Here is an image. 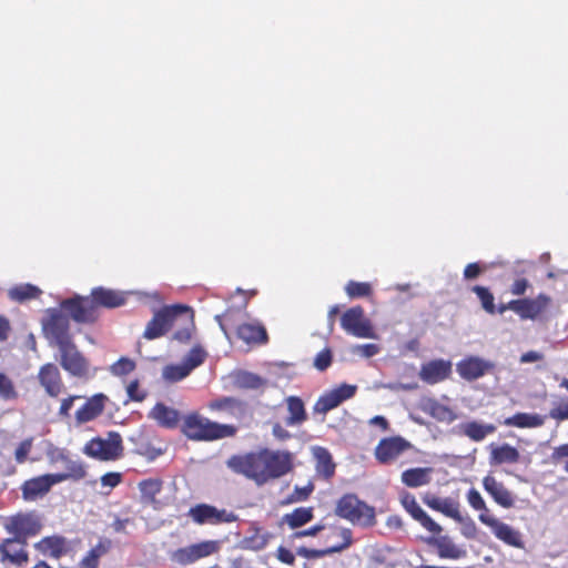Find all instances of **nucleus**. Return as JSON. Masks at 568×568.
Wrapping results in <instances>:
<instances>
[{"instance_id": "obj_1", "label": "nucleus", "mask_w": 568, "mask_h": 568, "mask_svg": "<svg viewBox=\"0 0 568 568\" xmlns=\"http://www.w3.org/2000/svg\"><path fill=\"white\" fill-rule=\"evenodd\" d=\"M41 331L49 346L57 347L61 367L71 376L88 378L90 364L73 341L69 316L61 307L45 310L41 318Z\"/></svg>"}, {"instance_id": "obj_2", "label": "nucleus", "mask_w": 568, "mask_h": 568, "mask_svg": "<svg viewBox=\"0 0 568 568\" xmlns=\"http://www.w3.org/2000/svg\"><path fill=\"white\" fill-rule=\"evenodd\" d=\"M295 455L285 449L261 448L243 455H234L227 460V466L257 486L278 479L292 473Z\"/></svg>"}, {"instance_id": "obj_3", "label": "nucleus", "mask_w": 568, "mask_h": 568, "mask_svg": "<svg viewBox=\"0 0 568 568\" xmlns=\"http://www.w3.org/2000/svg\"><path fill=\"white\" fill-rule=\"evenodd\" d=\"M335 515L363 528H371L377 524L375 507L352 493L344 494L336 501Z\"/></svg>"}, {"instance_id": "obj_4", "label": "nucleus", "mask_w": 568, "mask_h": 568, "mask_svg": "<svg viewBox=\"0 0 568 568\" xmlns=\"http://www.w3.org/2000/svg\"><path fill=\"white\" fill-rule=\"evenodd\" d=\"M182 430L191 439L215 440L234 436L236 427L219 424L194 414L185 418Z\"/></svg>"}, {"instance_id": "obj_5", "label": "nucleus", "mask_w": 568, "mask_h": 568, "mask_svg": "<svg viewBox=\"0 0 568 568\" xmlns=\"http://www.w3.org/2000/svg\"><path fill=\"white\" fill-rule=\"evenodd\" d=\"M83 453L98 460H116L123 455L122 437L116 432H109L105 438L94 437L84 445Z\"/></svg>"}, {"instance_id": "obj_6", "label": "nucleus", "mask_w": 568, "mask_h": 568, "mask_svg": "<svg viewBox=\"0 0 568 568\" xmlns=\"http://www.w3.org/2000/svg\"><path fill=\"white\" fill-rule=\"evenodd\" d=\"M331 536L339 537L342 540L339 542H333L324 549L300 547L297 548L296 554L306 559H317L342 552L348 549L354 542L353 531L348 527L333 525L331 526Z\"/></svg>"}, {"instance_id": "obj_7", "label": "nucleus", "mask_w": 568, "mask_h": 568, "mask_svg": "<svg viewBox=\"0 0 568 568\" xmlns=\"http://www.w3.org/2000/svg\"><path fill=\"white\" fill-rule=\"evenodd\" d=\"M59 306L69 318L79 324H92L99 316L90 296L74 295L61 301Z\"/></svg>"}, {"instance_id": "obj_8", "label": "nucleus", "mask_w": 568, "mask_h": 568, "mask_svg": "<svg viewBox=\"0 0 568 568\" xmlns=\"http://www.w3.org/2000/svg\"><path fill=\"white\" fill-rule=\"evenodd\" d=\"M41 523L31 514H17L9 517L4 523V529L12 535L11 539L28 544L30 537L37 536L41 530Z\"/></svg>"}, {"instance_id": "obj_9", "label": "nucleus", "mask_w": 568, "mask_h": 568, "mask_svg": "<svg viewBox=\"0 0 568 568\" xmlns=\"http://www.w3.org/2000/svg\"><path fill=\"white\" fill-rule=\"evenodd\" d=\"M186 516L196 525L230 524L237 519L234 513L204 503L191 507Z\"/></svg>"}, {"instance_id": "obj_10", "label": "nucleus", "mask_w": 568, "mask_h": 568, "mask_svg": "<svg viewBox=\"0 0 568 568\" xmlns=\"http://www.w3.org/2000/svg\"><path fill=\"white\" fill-rule=\"evenodd\" d=\"M551 297L540 293L535 298H518L508 302L509 310L521 320L535 321L539 318L550 306Z\"/></svg>"}, {"instance_id": "obj_11", "label": "nucleus", "mask_w": 568, "mask_h": 568, "mask_svg": "<svg viewBox=\"0 0 568 568\" xmlns=\"http://www.w3.org/2000/svg\"><path fill=\"white\" fill-rule=\"evenodd\" d=\"M341 325L348 334L356 337L368 338L373 336L372 325L365 317L362 306L348 308L341 317Z\"/></svg>"}, {"instance_id": "obj_12", "label": "nucleus", "mask_w": 568, "mask_h": 568, "mask_svg": "<svg viewBox=\"0 0 568 568\" xmlns=\"http://www.w3.org/2000/svg\"><path fill=\"white\" fill-rule=\"evenodd\" d=\"M412 448V444L400 436L386 437L379 440L374 455L379 464L387 465L395 462L402 454Z\"/></svg>"}, {"instance_id": "obj_13", "label": "nucleus", "mask_w": 568, "mask_h": 568, "mask_svg": "<svg viewBox=\"0 0 568 568\" xmlns=\"http://www.w3.org/2000/svg\"><path fill=\"white\" fill-rule=\"evenodd\" d=\"M356 389L355 385L342 384L323 394L314 404V413L325 415L329 410L339 406L344 400L352 398L355 395Z\"/></svg>"}, {"instance_id": "obj_14", "label": "nucleus", "mask_w": 568, "mask_h": 568, "mask_svg": "<svg viewBox=\"0 0 568 568\" xmlns=\"http://www.w3.org/2000/svg\"><path fill=\"white\" fill-rule=\"evenodd\" d=\"M178 316V304L165 306L158 311L148 323L143 336L146 339H154L164 335L172 326Z\"/></svg>"}, {"instance_id": "obj_15", "label": "nucleus", "mask_w": 568, "mask_h": 568, "mask_svg": "<svg viewBox=\"0 0 568 568\" xmlns=\"http://www.w3.org/2000/svg\"><path fill=\"white\" fill-rule=\"evenodd\" d=\"M478 518L484 525L488 526L493 530L497 539L511 547H524L520 532L514 529L511 526L487 514H479Z\"/></svg>"}, {"instance_id": "obj_16", "label": "nucleus", "mask_w": 568, "mask_h": 568, "mask_svg": "<svg viewBox=\"0 0 568 568\" xmlns=\"http://www.w3.org/2000/svg\"><path fill=\"white\" fill-rule=\"evenodd\" d=\"M37 378L50 397H58L64 390L62 375L54 363H45L40 366Z\"/></svg>"}, {"instance_id": "obj_17", "label": "nucleus", "mask_w": 568, "mask_h": 568, "mask_svg": "<svg viewBox=\"0 0 568 568\" xmlns=\"http://www.w3.org/2000/svg\"><path fill=\"white\" fill-rule=\"evenodd\" d=\"M436 535L437 536H430L425 538L424 541L429 547L436 549L437 556L440 559L458 560L466 557V549L455 544L453 538H450L448 535Z\"/></svg>"}, {"instance_id": "obj_18", "label": "nucleus", "mask_w": 568, "mask_h": 568, "mask_svg": "<svg viewBox=\"0 0 568 568\" xmlns=\"http://www.w3.org/2000/svg\"><path fill=\"white\" fill-rule=\"evenodd\" d=\"M404 509L418 521L426 530L433 534H440L443 528L439 524L434 521L426 511L418 505L414 495L405 493L400 498Z\"/></svg>"}, {"instance_id": "obj_19", "label": "nucleus", "mask_w": 568, "mask_h": 568, "mask_svg": "<svg viewBox=\"0 0 568 568\" xmlns=\"http://www.w3.org/2000/svg\"><path fill=\"white\" fill-rule=\"evenodd\" d=\"M457 373L466 381L483 377L494 368V364L477 356H468L457 363Z\"/></svg>"}, {"instance_id": "obj_20", "label": "nucleus", "mask_w": 568, "mask_h": 568, "mask_svg": "<svg viewBox=\"0 0 568 568\" xmlns=\"http://www.w3.org/2000/svg\"><path fill=\"white\" fill-rule=\"evenodd\" d=\"M53 474H45L26 480L21 486L22 498L28 501L44 496L58 481Z\"/></svg>"}, {"instance_id": "obj_21", "label": "nucleus", "mask_w": 568, "mask_h": 568, "mask_svg": "<svg viewBox=\"0 0 568 568\" xmlns=\"http://www.w3.org/2000/svg\"><path fill=\"white\" fill-rule=\"evenodd\" d=\"M452 374V363L445 359H433L424 363L419 371V378L429 385L447 379Z\"/></svg>"}, {"instance_id": "obj_22", "label": "nucleus", "mask_w": 568, "mask_h": 568, "mask_svg": "<svg viewBox=\"0 0 568 568\" xmlns=\"http://www.w3.org/2000/svg\"><path fill=\"white\" fill-rule=\"evenodd\" d=\"M484 489L489 494L493 500L503 508L509 509L515 506V495L494 476L487 475L483 478Z\"/></svg>"}, {"instance_id": "obj_23", "label": "nucleus", "mask_w": 568, "mask_h": 568, "mask_svg": "<svg viewBox=\"0 0 568 568\" xmlns=\"http://www.w3.org/2000/svg\"><path fill=\"white\" fill-rule=\"evenodd\" d=\"M28 544H20L11 538H6L0 544L1 562H10L17 567H23L29 561V554L26 549Z\"/></svg>"}, {"instance_id": "obj_24", "label": "nucleus", "mask_w": 568, "mask_h": 568, "mask_svg": "<svg viewBox=\"0 0 568 568\" xmlns=\"http://www.w3.org/2000/svg\"><path fill=\"white\" fill-rule=\"evenodd\" d=\"M220 550L219 540H205L180 549V561L184 564L194 562L201 558L209 557Z\"/></svg>"}, {"instance_id": "obj_25", "label": "nucleus", "mask_w": 568, "mask_h": 568, "mask_svg": "<svg viewBox=\"0 0 568 568\" xmlns=\"http://www.w3.org/2000/svg\"><path fill=\"white\" fill-rule=\"evenodd\" d=\"M209 353L200 343L194 344L180 361V381L191 374L193 369L201 366L207 358Z\"/></svg>"}, {"instance_id": "obj_26", "label": "nucleus", "mask_w": 568, "mask_h": 568, "mask_svg": "<svg viewBox=\"0 0 568 568\" xmlns=\"http://www.w3.org/2000/svg\"><path fill=\"white\" fill-rule=\"evenodd\" d=\"M106 400L108 397L102 393L95 394L87 399L75 413L77 422L84 424L99 417L104 410Z\"/></svg>"}, {"instance_id": "obj_27", "label": "nucleus", "mask_w": 568, "mask_h": 568, "mask_svg": "<svg viewBox=\"0 0 568 568\" xmlns=\"http://www.w3.org/2000/svg\"><path fill=\"white\" fill-rule=\"evenodd\" d=\"M90 297L97 311L99 307H119L126 301L124 293L102 286L93 288Z\"/></svg>"}, {"instance_id": "obj_28", "label": "nucleus", "mask_w": 568, "mask_h": 568, "mask_svg": "<svg viewBox=\"0 0 568 568\" xmlns=\"http://www.w3.org/2000/svg\"><path fill=\"white\" fill-rule=\"evenodd\" d=\"M207 407L212 412H223L233 418H241L246 413V403L235 397H220L211 400Z\"/></svg>"}, {"instance_id": "obj_29", "label": "nucleus", "mask_w": 568, "mask_h": 568, "mask_svg": "<svg viewBox=\"0 0 568 568\" xmlns=\"http://www.w3.org/2000/svg\"><path fill=\"white\" fill-rule=\"evenodd\" d=\"M236 336L247 345H262L268 341L266 328L260 323L240 324Z\"/></svg>"}, {"instance_id": "obj_30", "label": "nucleus", "mask_w": 568, "mask_h": 568, "mask_svg": "<svg viewBox=\"0 0 568 568\" xmlns=\"http://www.w3.org/2000/svg\"><path fill=\"white\" fill-rule=\"evenodd\" d=\"M423 501L433 510L439 511L456 521H462L459 504L456 500L427 495Z\"/></svg>"}, {"instance_id": "obj_31", "label": "nucleus", "mask_w": 568, "mask_h": 568, "mask_svg": "<svg viewBox=\"0 0 568 568\" xmlns=\"http://www.w3.org/2000/svg\"><path fill=\"white\" fill-rule=\"evenodd\" d=\"M59 459L64 463L65 471L53 474L58 484L67 480L79 481L85 478L87 467L82 462L73 460L64 454H60Z\"/></svg>"}, {"instance_id": "obj_32", "label": "nucleus", "mask_w": 568, "mask_h": 568, "mask_svg": "<svg viewBox=\"0 0 568 568\" xmlns=\"http://www.w3.org/2000/svg\"><path fill=\"white\" fill-rule=\"evenodd\" d=\"M315 458V469L317 475L328 480L335 475V463L333 462L332 455L327 448L322 446H315L312 449Z\"/></svg>"}, {"instance_id": "obj_33", "label": "nucleus", "mask_w": 568, "mask_h": 568, "mask_svg": "<svg viewBox=\"0 0 568 568\" xmlns=\"http://www.w3.org/2000/svg\"><path fill=\"white\" fill-rule=\"evenodd\" d=\"M148 416L163 428L174 429L178 427V410L163 403H156Z\"/></svg>"}, {"instance_id": "obj_34", "label": "nucleus", "mask_w": 568, "mask_h": 568, "mask_svg": "<svg viewBox=\"0 0 568 568\" xmlns=\"http://www.w3.org/2000/svg\"><path fill=\"white\" fill-rule=\"evenodd\" d=\"M285 404L288 412L285 418L286 426H300L307 420V412L301 397L288 396L285 398Z\"/></svg>"}, {"instance_id": "obj_35", "label": "nucleus", "mask_w": 568, "mask_h": 568, "mask_svg": "<svg viewBox=\"0 0 568 568\" xmlns=\"http://www.w3.org/2000/svg\"><path fill=\"white\" fill-rule=\"evenodd\" d=\"M131 442L134 445L133 452L149 460H154L165 452V448L155 446L152 439L143 433L132 437Z\"/></svg>"}, {"instance_id": "obj_36", "label": "nucleus", "mask_w": 568, "mask_h": 568, "mask_svg": "<svg viewBox=\"0 0 568 568\" xmlns=\"http://www.w3.org/2000/svg\"><path fill=\"white\" fill-rule=\"evenodd\" d=\"M36 547L42 554H48L54 559H59L68 552V542L62 536L44 537L36 544Z\"/></svg>"}, {"instance_id": "obj_37", "label": "nucleus", "mask_w": 568, "mask_h": 568, "mask_svg": "<svg viewBox=\"0 0 568 568\" xmlns=\"http://www.w3.org/2000/svg\"><path fill=\"white\" fill-rule=\"evenodd\" d=\"M196 334L194 311L192 307L180 304V343L191 342Z\"/></svg>"}, {"instance_id": "obj_38", "label": "nucleus", "mask_w": 568, "mask_h": 568, "mask_svg": "<svg viewBox=\"0 0 568 568\" xmlns=\"http://www.w3.org/2000/svg\"><path fill=\"white\" fill-rule=\"evenodd\" d=\"M111 546L110 539L101 538L80 560L79 568H99L100 558L110 551Z\"/></svg>"}, {"instance_id": "obj_39", "label": "nucleus", "mask_w": 568, "mask_h": 568, "mask_svg": "<svg viewBox=\"0 0 568 568\" xmlns=\"http://www.w3.org/2000/svg\"><path fill=\"white\" fill-rule=\"evenodd\" d=\"M520 459V453L518 449L509 444H501L499 446H493L490 450V464L503 465V464H517Z\"/></svg>"}, {"instance_id": "obj_40", "label": "nucleus", "mask_w": 568, "mask_h": 568, "mask_svg": "<svg viewBox=\"0 0 568 568\" xmlns=\"http://www.w3.org/2000/svg\"><path fill=\"white\" fill-rule=\"evenodd\" d=\"M503 424L508 427L537 428L545 424V417L539 414L516 413L507 417Z\"/></svg>"}, {"instance_id": "obj_41", "label": "nucleus", "mask_w": 568, "mask_h": 568, "mask_svg": "<svg viewBox=\"0 0 568 568\" xmlns=\"http://www.w3.org/2000/svg\"><path fill=\"white\" fill-rule=\"evenodd\" d=\"M460 429L473 442H481L496 432V426L473 420L462 424Z\"/></svg>"}, {"instance_id": "obj_42", "label": "nucleus", "mask_w": 568, "mask_h": 568, "mask_svg": "<svg viewBox=\"0 0 568 568\" xmlns=\"http://www.w3.org/2000/svg\"><path fill=\"white\" fill-rule=\"evenodd\" d=\"M138 486L142 501L159 508L160 501L156 500L155 496L161 491L162 480L159 478H148L141 480Z\"/></svg>"}, {"instance_id": "obj_43", "label": "nucleus", "mask_w": 568, "mask_h": 568, "mask_svg": "<svg viewBox=\"0 0 568 568\" xmlns=\"http://www.w3.org/2000/svg\"><path fill=\"white\" fill-rule=\"evenodd\" d=\"M430 468H409L402 473V481L407 487H420L430 481Z\"/></svg>"}, {"instance_id": "obj_44", "label": "nucleus", "mask_w": 568, "mask_h": 568, "mask_svg": "<svg viewBox=\"0 0 568 568\" xmlns=\"http://www.w3.org/2000/svg\"><path fill=\"white\" fill-rule=\"evenodd\" d=\"M234 385L242 389H260L266 385V379L257 374L240 371L234 375Z\"/></svg>"}, {"instance_id": "obj_45", "label": "nucleus", "mask_w": 568, "mask_h": 568, "mask_svg": "<svg viewBox=\"0 0 568 568\" xmlns=\"http://www.w3.org/2000/svg\"><path fill=\"white\" fill-rule=\"evenodd\" d=\"M314 518L312 507H298L292 513L284 515L283 520L291 529L300 528Z\"/></svg>"}, {"instance_id": "obj_46", "label": "nucleus", "mask_w": 568, "mask_h": 568, "mask_svg": "<svg viewBox=\"0 0 568 568\" xmlns=\"http://www.w3.org/2000/svg\"><path fill=\"white\" fill-rule=\"evenodd\" d=\"M41 293H42L41 290L36 285L22 284V285L12 287L9 291V296L11 300L22 303L24 301L39 297L41 295Z\"/></svg>"}, {"instance_id": "obj_47", "label": "nucleus", "mask_w": 568, "mask_h": 568, "mask_svg": "<svg viewBox=\"0 0 568 568\" xmlns=\"http://www.w3.org/2000/svg\"><path fill=\"white\" fill-rule=\"evenodd\" d=\"M345 292L351 298L366 297L372 295V286L367 282L349 281Z\"/></svg>"}, {"instance_id": "obj_48", "label": "nucleus", "mask_w": 568, "mask_h": 568, "mask_svg": "<svg viewBox=\"0 0 568 568\" xmlns=\"http://www.w3.org/2000/svg\"><path fill=\"white\" fill-rule=\"evenodd\" d=\"M473 291L476 293L477 297L481 303V307L489 314L496 313L495 298L491 292L484 286L476 285L473 287Z\"/></svg>"}, {"instance_id": "obj_49", "label": "nucleus", "mask_w": 568, "mask_h": 568, "mask_svg": "<svg viewBox=\"0 0 568 568\" xmlns=\"http://www.w3.org/2000/svg\"><path fill=\"white\" fill-rule=\"evenodd\" d=\"M19 396L13 381L4 373L0 372V398L3 400H14Z\"/></svg>"}, {"instance_id": "obj_50", "label": "nucleus", "mask_w": 568, "mask_h": 568, "mask_svg": "<svg viewBox=\"0 0 568 568\" xmlns=\"http://www.w3.org/2000/svg\"><path fill=\"white\" fill-rule=\"evenodd\" d=\"M136 367V364L133 359L129 357H121L115 363H113L110 367V372L114 376H125L132 373Z\"/></svg>"}, {"instance_id": "obj_51", "label": "nucleus", "mask_w": 568, "mask_h": 568, "mask_svg": "<svg viewBox=\"0 0 568 568\" xmlns=\"http://www.w3.org/2000/svg\"><path fill=\"white\" fill-rule=\"evenodd\" d=\"M467 501L468 504L475 509V510H479L481 511L480 514H487L489 515V510L486 506V503L484 500V498L481 497L480 493L475 489V488H470L468 491H467Z\"/></svg>"}, {"instance_id": "obj_52", "label": "nucleus", "mask_w": 568, "mask_h": 568, "mask_svg": "<svg viewBox=\"0 0 568 568\" xmlns=\"http://www.w3.org/2000/svg\"><path fill=\"white\" fill-rule=\"evenodd\" d=\"M430 414H432V416H434L435 418H437L439 420L452 422L455 419L454 412L449 407H447L443 404H439L437 402L432 403Z\"/></svg>"}, {"instance_id": "obj_53", "label": "nucleus", "mask_w": 568, "mask_h": 568, "mask_svg": "<svg viewBox=\"0 0 568 568\" xmlns=\"http://www.w3.org/2000/svg\"><path fill=\"white\" fill-rule=\"evenodd\" d=\"M333 362V354L331 348L326 347L322 349L314 358V367L320 371L324 372L326 371Z\"/></svg>"}, {"instance_id": "obj_54", "label": "nucleus", "mask_w": 568, "mask_h": 568, "mask_svg": "<svg viewBox=\"0 0 568 568\" xmlns=\"http://www.w3.org/2000/svg\"><path fill=\"white\" fill-rule=\"evenodd\" d=\"M566 460H568V444L555 447L549 456L550 464L564 466Z\"/></svg>"}, {"instance_id": "obj_55", "label": "nucleus", "mask_w": 568, "mask_h": 568, "mask_svg": "<svg viewBox=\"0 0 568 568\" xmlns=\"http://www.w3.org/2000/svg\"><path fill=\"white\" fill-rule=\"evenodd\" d=\"M33 438L22 440L14 452V458L18 464H23L31 452Z\"/></svg>"}, {"instance_id": "obj_56", "label": "nucleus", "mask_w": 568, "mask_h": 568, "mask_svg": "<svg viewBox=\"0 0 568 568\" xmlns=\"http://www.w3.org/2000/svg\"><path fill=\"white\" fill-rule=\"evenodd\" d=\"M126 393L129 398L134 402H142L146 397V393L140 389V384L138 379H134L129 383L126 387Z\"/></svg>"}, {"instance_id": "obj_57", "label": "nucleus", "mask_w": 568, "mask_h": 568, "mask_svg": "<svg viewBox=\"0 0 568 568\" xmlns=\"http://www.w3.org/2000/svg\"><path fill=\"white\" fill-rule=\"evenodd\" d=\"M268 539V534H262L260 530H256L255 534L247 539V542L252 549L261 550L267 545Z\"/></svg>"}, {"instance_id": "obj_58", "label": "nucleus", "mask_w": 568, "mask_h": 568, "mask_svg": "<svg viewBox=\"0 0 568 568\" xmlns=\"http://www.w3.org/2000/svg\"><path fill=\"white\" fill-rule=\"evenodd\" d=\"M314 490V486L308 484L304 487L296 486L294 488L293 494L291 495L290 501H303L306 500L312 491Z\"/></svg>"}, {"instance_id": "obj_59", "label": "nucleus", "mask_w": 568, "mask_h": 568, "mask_svg": "<svg viewBox=\"0 0 568 568\" xmlns=\"http://www.w3.org/2000/svg\"><path fill=\"white\" fill-rule=\"evenodd\" d=\"M530 287V283L526 277H517L510 286L513 295L521 296Z\"/></svg>"}, {"instance_id": "obj_60", "label": "nucleus", "mask_w": 568, "mask_h": 568, "mask_svg": "<svg viewBox=\"0 0 568 568\" xmlns=\"http://www.w3.org/2000/svg\"><path fill=\"white\" fill-rule=\"evenodd\" d=\"M100 480L102 486L114 488L122 481V474L116 471H110L104 474Z\"/></svg>"}, {"instance_id": "obj_61", "label": "nucleus", "mask_w": 568, "mask_h": 568, "mask_svg": "<svg viewBox=\"0 0 568 568\" xmlns=\"http://www.w3.org/2000/svg\"><path fill=\"white\" fill-rule=\"evenodd\" d=\"M549 417L555 420H558V422L567 420L568 419V400L566 403H562L559 406L552 407L549 410Z\"/></svg>"}, {"instance_id": "obj_62", "label": "nucleus", "mask_w": 568, "mask_h": 568, "mask_svg": "<svg viewBox=\"0 0 568 568\" xmlns=\"http://www.w3.org/2000/svg\"><path fill=\"white\" fill-rule=\"evenodd\" d=\"M276 557L281 562L286 564V565L292 566L295 562L294 554L290 549L283 547V546L277 548Z\"/></svg>"}, {"instance_id": "obj_63", "label": "nucleus", "mask_w": 568, "mask_h": 568, "mask_svg": "<svg viewBox=\"0 0 568 568\" xmlns=\"http://www.w3.org/2000/svg\"><path fill=\"white\" fill-rule=\"evenodd\" d=\"M325 526L322 524L314 525L307 529L298 530L293 534V538H304V537H314L324 530Z\"/></svg>"}, {"instance_id": "obj_64", "label": "nucleus", "mask_w": 568, "mask_h": 568, "mask_svg": "<svg viewBox=\"0 0 568 568\" xmlns=\"http://www.w3.org/2000/svg\"><path fill=\"white\" fill-rule=\"evenodd\" d=\"M272 434L278 440H287L292 437V434L281 423L273 424Z\"/></svg>"}]
</instances>
